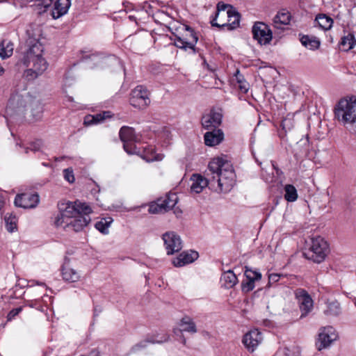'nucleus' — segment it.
Instances as JSON below:
<instances>
[{"instance_id": "1", "label": "nucleus", "mask_w": 356, "mask_h": 356, "mask_svg": "<svg viewBox=\"0 0 356 356\" xmlns=\"http://www.w3.org/2000/svg\"><path fill=\"white\" fill-rule=\"evenodd\" d=\"M205 178L201 175L193 174L191 177V191L200 193L208 186L219 192L227 193L236 183V174L230 161L224 157L213 159L208 165Z\"/></svg>"}, {"instance_id": "2", "label": "nucleus", "mask_w": 356, "mask_h": 356, "mask_svg": "<svg viewBox=\"0 0 356 356\" xmlns=\"http://www.w3.org/2000/svg\"><path fill=\"white\" fill-rule=\"evenodd\" d=\"M60 212L56 215L54 224L67 231L79 232L90 221L89 214L91 207L80 201L68 202L60 206Z\"/></svg>"}, {"instance_id": "3", "label": "nucleus", "mask_w": 356, "mask_h": 356, "mask_svg": "<svg viewBox=\"0 0 356 356\" xmlns=\"http://www.w3.org/2000/svg\"><path fill=\"white\" fill-rule=\"evenodd\" d=\"M334 115L343 124H355L356 126V100L341 99L334 108Z\"/></svg>"}, {"instance_id": "4", "label": "nucleus", "mask_w": 356, "mask_h": 356, "mask_svg": "<svg viewBox=\"0 0 356 356\" xmlns=\"http://www.w3.org/2000/svg\"><path fill=\"white\" fill-rule=\"evenodd\" d=\"M119 135L120 140L123 142V147L126 152L129 154L140 152L136 143H140L141 136L136 134L132 127H122L120 130Z\"/></svg>"}, {"instance_id": "5", "label": "nucleus", "mask_w": 356, "mask_h": 356, "mask_svg": "<svg viewBox=\"0 0 356 356\" xmlns=\"http://www.w3.org/2000/svg\"><path fill=\"white\" fill-rule=\"evenodd\" d=\"M328 250L327 242L321 237H316L312 241L309 250L305 252V256L316 263L324 261Z\"/></svg>"}, {"instance_id": "6", "label": "nucleus", "mask_w": 356, "mask_h": 356, "mask_svg": "<svg viewBox=\"0 0 356 356\" xmlns=\"http://www.w3.org/2000/svg\"><path fill=\"white\" fill-rule=\"evenodd\" d=\"M150 92L142 85L135 87L130 93L129 103L134 108L144 109L150 104Z\"/></svg>"}, {"instance_id": "7", "label": "nucleus", "mask_w": 356, "mask_h": 356, "mask_svg": "<svg viewBox=\"0 0 356 356\" xmlns=\"http://www.w3.org/2000/svg\"><path fill=\"white\" fill-rule=\"evenodd\" d=\"M184 29L185 32L181 35H175V45L184 50L191 49L193 53H195V44L198 38L194 30L190 26H185Z\"/></svg>"}, {"instance_id": "8", "label": "nucleus", "mask_w": 356, "mask_h": 356, "mask_svg": "<svg viewBox=\"0 0 356 356\" xmlns=\"http://www.w3.org/2000/svg\"><path fill=\"white\" fill-rule=\"evenodd\" d=\"M218 15L220 18H227V30L236 29L240 23V14L231 6L218 3Z\"/></svg>"}, {"instance_id": "9", "label": "nucleus", "mask_w": 356, "mask_h": 356, "mask_svg": "<svg viewBox=\"0 0 356 356\" xmlns=\"http://www.w3.org/2000/svg\"><path fill=\"white\" fill-rule=\"evenodd\" d=\"M27 69L24 76L28 80H33L42 74L47 68L48 64L43 57H39L29 60V65H24Z\"/></svg>"}, {"instance_id": "10", "label": "nucleus", "mask_w": 356, "mask_h": 356, "mask_svg": "<svg viewBox=\"0 0 356 356\" xmlns=\"http://www.w3.org/2000/svg\"><path fill=\"white\" fill-rule=\"evenodd\" d=\"M253 38L261 45L270 43L273 38L272 31L269 26L263 22H255L252 26Z\"/></svg>"}, {"instance_id": "11", "label": "nucleus", "mask_w": 356, "mask_h": 356, "mask_svg": "<svg viewBox=\"0 0 356 356\" xmlns=\"http://www.w3.org/2000/svg\"><path fill=\"white\" fill-rule=\"evenodd\" d=\"M26 43L29 46V49L22 60L23 65H29L30 60L42 57L43 53V47L38 39L29 38Z\"/></svg>"}, {"instance_id": "12", "label": "nucleus", "mask_w": 356, "mask_h": 356, "mask_svg": "<svg viewBox=\"0 0 356 356\" xmlns=\"http://www.w3.org/2000/svg\"><path fill=\"white\" fill-rule=\"evenodd\" d=\"M26 43L29 46V49L22 60L23 65H29L30 60L42 57L43 53V47L38 39L29 38Z\"/></svg>"}, {"instance_id": "13", "label": "nucleus", "mask_w": 356, "mask_h": 356, "mask_svg": "<svg viewBox=\"0 0 356 356\" xmlns=\"http://www.w3.org/2000/svg\"><path fill=\"white\" fill-rule=\"evenodd\" d=\"M222 120V114L220 111L211 109L209 113L202 115L201 124L204 129L210 130L219 129Z\"/></svg>"}, {"instance_id": "14", "label": "nucleus", "mask_w": 356, "mask_h": 356, "mask_svg": "<svg viewBox=\"0 0 356 356\" xmlns=\"http://www.w3.org/2000/svg\"><path fill=\"white\" fill-rule=\"evenodd\" d=\"M262 340V333L258 329H254L244 334L242 343L250 353H253Z\"/></svg>"}, {"instance_id": "15", "label": "nucleus", "mask_w": 356, "mask_h": 356, "mask_svg": "<svg viewBox=\"0 0 356 356\" xmlns=\"http://www.w3.org/2000/svg\"><path fill=\"white\" fill-rule=\"evenodd\" d=\"M295 296L300 305L301 317L305 316L313 309V300L310 295L305 289L299 288L295 291Z\"/></svg>"}, {"instance_id": "16", "label": "nucleus", "mask_w": 356, "mask_h": 356, "mask_svg": "<svg viewBox=\"0 0 356 356\" xmlns=\"http://www.w3.org/2000/svg\"><path fill=\"white\" fill-rule=\"evenodd\" d=\"M163 240L168 255L178 252L182 248L179 236L173 232H166L163 235Z\"/></svg>"}, {"instance_id": "17", "label": "nucleus", "mask_w": 356, "mask_h": 356, "mask_svg": "<svg viewBox=\"0 0 356 356\" xmlns=\"http://www.w3.org/2000/svg\"><path fill=\"white\" fill-rule=\"evenodd\" d=\"M337 335L334 328L332 326L325 327L321 330L316 343L318 350H321L328 347L332 341L337 339Z\"/></svg>"}, {"instance_id": "18", "label": "nucleus", "mask_w": 356, "mask_h": 356, "mask_svg": "<svg viewBox=\"0 0 356 356\" xmlns=\"http://www.w3.org/2000/svg\"><path fill=\"white\" fill-rule=\"evenodd\" d=\"M39 200V195L36 193H24L15 197V204L18 207L31 209L35 207Z\"/></svg>"}, {"instance_id": "19", "label": "nucleus", "mask_w": 356, "mask_h": 356, "mask_svg": "<svg viewBox=\"0 0 356 356\" xmlns=\"http://www.w3.org/2000/svg\"><path fill=\"white\" fill-rule=\"evenodd\" d=\"M178 327L173 329V333L178 336L184 332L195 334L197 332L196 325L188 316H184L178 323Z\"/></svg>"}, {"instance_id": "20", "label": "nucleus", "mask_w": 356, "mask_h": 356, "mask_svg": "<svg viewBox=\"0 0 356 356\" xmlns=\"http://www.w3.org/2000/svg\"><path fill=\"white\" fill-rule=\"evenodd\" d=\"M204 140L207 146H216L223 141L224 133L220 129H210L204 134Z\"/></svg>"}, {"instance_id": "21", "label": "nucleus", "mask_w": 356, "mask_h": 356, "mask_svg": "<svg viewBox=\"0 0 356 356\" xmlns=\"http://www.w3.org/2000/svg\"><path fill=\"white\" fill-rule=\"evenodd\" d=\"M198 257L199 254L196 251L183 252L172 260V264L175 267H182L193 263Z\"/></svg>"}, {"instance_id": "22", "label": "nucleus", "mask_w": 356, "mask_h": 356, "mask_svg": "<svg viewBox=\"0 0 356 356\" xmlns=\"http://www.w3.org/2000/svg\"><path fill=\"white\" fill-rule=\"evenodd\" d=\"M170 336L167 333L162 334L161 335H153L147 337L145 340L139 342L138 343L134 346L131 348L133 352L138 351L139 350L147 347V343H162L169 340Z\"/></svg>"}, {"instance_id": "23", "label": "nucleus", "mask_w": 356, "mask_h": 356, "mask_svg": "<svg viewBox=\"0 0 356 356\" xmlns=\"http://www.w3.org/2000/svg\"><path fill=\"white\" fill-rule=\"evenodd\" d=\"M111 118V113L109 111H103L95 115H87L83 120L86 126L102 124L107 119Z\"/></svg>"}, {"instance_id": "24", "label": "nucleus", "mask_w": 356, "mask_h": 356, "mask_svg": "<svg viewBox=\"0 0 356 356\" xmlns=\"http://www.w3.org/2000/svg\"><path fill=\"white\" fill-rule=\"evenodd\" d=\"M70 4V0H56L51 10V15L53 18L58 19L66 14Z\"/></svg>"}, {"instance_id": "25", "label": "nucleus", "mask_w": 356, "mask_h": 356, "mask_svg": "<svg viewBox=\"0 0 356 356\" xmlns=\"http://www.w3.org/2000/svg\"><path fill=\"white\" fill-rule=\"evenodd\" d=\"M291 19V13L288 10L283 9L279 11L274 17L273 24L277 29H283L282 26L289 24Z\"/></svg>"}, {"instance_id": "26", "label": "nucleus", "mask_w": 356, "mask_h": 356, "mask_svg": "<svg viewBox=\"0 0 356 356\" xmlns=\"http://www.w3.org/2000/svg\"><path fill=\"white\" fill-rule=\"evenodd\" d=\"M323 313L327 316H338L341 314L340 303L337 300H327Z\"/></svg>"}, {"instance_id": "27", "label": "nucleus", "mask_w": 356, "mask_h": 356, "mask_svg": "<svg viewBox=\"0 0 356 356\" xmlns=\"http://www.w3.org/2000/svg\"><path fill=\"white\" fill-rule=\"evenodd\" d=\"M222 286L226 289H231L238 283V278L231 270L224 272L220 277Z\"/></svg>"}, {"instance_id": "28", "label": "nucleus", "mask_w": 356, "mask_h": 356, "mask_svg": "<svg viewBox=\"0 0 356 356\" xmlns=\"http://www.w3.org/2000/svg\"><path fill=\"white\" fill-rule=\"evenodd\" d=\"M140 148V152L139 153H134V154L139 155L141 158H143L144 160H145L147 162L154 161L155 160H159L158 155L156 154L154 148L149 145H146L145 147Z\"/></svg>"}, {"instance_id": "29", "label": "nucleus", "mask_w": 356, "mask_h": 356, "mask_svg": "<svg viewBox=\"0 0 356 356\" xmlns=\"http://www.w3.org/2000/svg\"><path fill=\"white\" fill-rule=\"evenodd\" d=\"M159 200L163 201V202L161 203L162 206L165 207V212L166 213L175 207L179 199L176 193H169L165 196L159 197Z\"/></svg>"}, {"instance_id": "30", "label": "nucleus", "mask_w": 356, "mask_h": 356, "mask_svg": "<svg viewBox=\"0 0 356 356\" xmlns=\"http://www.w3.org/2000/svg\"><path fill=\"white\" fill-rule=\"evenodd\" d=\"M14 44L8 40H3L0 44V57L3 59L10 57L13 55Z\"/></svg>"}, {"instance_id": "31", "label": "nucleus", "mask_w": 356, "mask_h": 356, "mask_svg": "<svg viewBox=\"0 0 356 356\" xmlns=\"http://www.w3.org/2000/svg\"><path fill=\"white\" fill-rule=\"evenodd\" d=\"M315 22L324 31L330 30L333 24V19L325 14H319L316 17Z\"/></svg>"}, {"instance_id": "32", "label": "nucleus", "mask_w": 356, "mask_h": 356, "mask_svg": "<svg viewBox=\"0 0 356 356\" xmlns=\"http://www.w3.org/2000/svg\"><path fill=\"white\" fill-rule=\"evenodd\" d=\"M25 106V102L23 97L17 94L13 95L9 99L8 105L7 106V112L9 110L20 109Z\"/></svg>"}, {"instance_id": "33", "label": "nucleus", "mask_w": 356, "mask_h": 356, "mask_svg": "<svg viewBox=\"0 0 356 356\" xmlns=\"http://www.w3.org/2000/svg\"><path fill=\"white\" fill-rule=\"evenodd\" d=\"M62 277L65 282H76L79 280L80 275L73 268L63 267L62 269Z\"/></svg>"}, {"instance_id": "34", "label": "nucleus", "mask_w": 356, "mask_h": 356, "mask_svg": "<svg viewBox=\"0 0 356 356\" xmlns=\"http://www.w3.org/2000/svg\"><path fill=\"white\" fill-rule=\"evenodd\" d=\"M340 48L344 51H348L352 49L356 44V40L353 33H348L344 35L340 42Z\"/></svg>"}, {"instance_id": "35", "label": "nucleus", "mask_w": 356, "mask_h": 356, "mask_svg": "<svg viewBox=\"0 0 356 356\" xmlns=\"http://www.w3.org/2000/svg\"><path fill=\"white\" fill-rule=\"evenodd\" d=\"M6 229L9 232H13L17 229V218L13 213H6L4 216Z\"/></svg>"}, {"instance_id": "36", "label": "nucleus", "mask_w": 356, "mask_h": 356, "mask_svg": "<svg viewBox=\"0 0 356 356\" xmlns=\"http://www.w3.org/2000/svg\"><path fill=\"white\" fill-rule=\"evenodd\" d=\"M163 201L162 200H159L157 198L155 201H153L149 203L148 212L152 214H159V213H164L165 207L162 206V203Z\"/></svg>"}, {"instance_id": "37", "label": "nucleus", "mask_w": 356, "mask_h": 356, "mask_svg": "<svg viewBox=\"0 0 356 356\" xmlns=\"http://www.w3.org/2000/svg\"><path fill=\"white\" fill-rule=\"evenodd\" d=\"M284 198L288 202H294L298 198L297 190L294 186L286 184L284 187Z\"/></svg>"}, {"instance_id": "38", "label": "nucleus", "mask_w": 356, "mask_h": 356, "mask_svg": "<svg viewBox=\"0 0 356 356\" xmlns=\"http://www.w3.org/2000/svg\"><path fill=\"white\" fill-rule=\"evenodd\" d=\"M300 42L303 46L310 49H318L320 46V42L318 40L312 39L308 35L302 36Z\"/></svg>"}, {"instance_id": "39", "label": "nucleus", "mask_w": 356, "mask_h": 356, "mask_svg": "<svg viewBox=\"0 0 356 356\" xmlns=\"http://www.w3.org/2000/svg\"><path fill=\"white\" fill-rule=\"evenodd\" d=\"M111 220H108L106 218H102L101 220L97 222L95 225V228L101 233L107 234L109 232V227Z\"/></svg>"}, {"instance_id": "40", "label": "nucleus", "mask_w": 356, "mask_h": 356, "mask_svg": "<svg viewBox=\"0 0 356 356\" xmlns=\"http://www.w3.org/2000/svg\"><path fill=\"white\" fill-rule=\"evenodd\" d=\"M235 76H236L237 83L238 84V87L239 90L242 92L246 93L249 89L248 83L244 80L243 75L240 74L238 70L236 71V72L235 74Z\"/></svg>"}, {"instance_id": "41", "label": "nucleus", "mask_w": 356, "mask_h": 356, "mask_svg": "<svg viewBox=\"0 0 356 356\" xmlns=\"http://www.w3.org/2000/svg\"><path fill=\"white\" fill-rule=\"evenodd\" d=\"M245 270L244 272V275L247 279H252L253 281H258L261 279V274L257 271L252 270L248 266L245 267Z\"/></svg>"}, {"instance_id": "42", "label": "nucleus", "mask_w": 356, "mask_h": 356, "mask_svg": "<svg viewBox=\"0 0 356 356\" xmlns=\"http://www.w3.org/2000/svg\"><path fill=\"white\" fill-rule=\"evenodd\" d=\"M255 287V281H253L252 279L245 278V280H243L241 282V291L247 293L254 289Z\"/></svg>"}, {"instance_id": "43", "label": "nucleus", "mask_w": 356, "mask_h": 356, "mask_svg": "<svg viewBox=\"0 0 356 356\" xmlns=\"http://www.w3.org/2000/svg\"><path fill=\"white\" fill-rule=\"evenodd\" d=\"M213 26L220 27L227 29V18H220L218 15V10L216 13L215 17L211 22Z\"/></svg>"}, {"instance_id": "44", "label": "nucleus", "mask_w": 356, "mask_h": 356, "mask_svg": "<svg viewBox=\"0 0 356 356\" xmlns=\"http://www.w3.org/2000/svg\"><path fill=\"white\" fill-rule=\"evenodd\" d=\"M63 176L66 181L69 183H73L74 181V176L73 170L70 168H67L63 170Z\"/></svg>"}, {"instance_id": "45", "label": "nucleus", "mask_w": 356, "mask_h": 356, "mask_svg": "<svg viewBox=\"0 0 356 356\" xmlns=\"http://www.w3.org/2000/svg\"><path fill=\"white\" fill-rule=\"evenodd\" d=\"M293 121L291 118H284L281 122V127L286 132L293 127Z\"/></svg>"}, {"instance_id": "46", "label": "nucleus", "mask_w": 356, "mask_h": 356, "mask_svg": "<svg viewBox=\"0 0 356 356\" xmlns=\"http://www.w3.org/2000/svg\"><path fill=\"white\" fill-rule=\"evenodd\" d=\"M281 276L282 275L280 274L277 273L270 274L268 275V282L266 286L269 288L273 284L277 282L280 280Z\"/></svg>"}, {"instance_id": "47", "label": "nucleus", "mask_w": 356, "mask_h": 356, "mask_svg": "<svg viewBox=\"0 0 356 356\" xmlns=\"http://www.w3.org/2000/svg\"><path fill=\"white\" fill-rule=\"evenodd\" d=\"M42 143L40 140H37L34 143H32L30 144V146L26 147L25 149V152L28 153L29 150H31L33 152H37L39 151L41 147Z\"/></svg>"}, {"instance_id": "48", "label": "nucleus", "mask_w": 356, "mask_h": 356, "mask_svg": "<svg viewBox=\"0 0 356 356\" xmlns=\"http://www.w3.org/2000/svg\"><path fill=\"white\" fill-rule=\"evenodd\" d=\"M22 310V307H17L13 309H12L7 316L8 321L13 320L16 316H17Z\"/></svg>"}, {"instance_id": "49", "label": "nucleus", "mask_w": 356, "mask_h": 356, "mask_svg": "<svg viewBox=\"0 0 356 356\" xmlns=\"http://www.w3.org/2000/svg\"><path fill=\"white\" fill-rule=\"evenodd\" d=\"M37 1L38 6H42L44 8L43 10L44 12L47 8L51 6L53 0H37Z\"/></svg>"}, {"instance_id": "50", "label": "nucleus", "mask_w": 356, "mask_h": 356, "mask_svg": "<svg viewBox=\"0 0 356 356\" xmlns=\"http://www.w3.org/2000/svg\"><path fill=\"white\" fill-rule=\"evenodd\" d=\"M6 195L4 193L0 191V211L6 204Z\"/></svg>"}, {"instance_id": "51", "label": "nucleus", "mask_w": 356, "mask_h": 356, "mask_svg": "<svg viewBox=\"0 0 356 356\" xmlns=\"http://www.w3.org/2000/svg\"><path fill=\"white\" fill-rule=\"evenodd\" d=\"M90 59H91L92 61H93L95 64H98L101 60L102 57H100L99 55L92 54L90 56Z\"/></svg>"}, {"instance_id": "52", "label": "nucleus", "mask_w": 356, "mask_h": 356, "mask_svg": "<svg viewBox=\"0 0 356 356\" xmlns=\"http://www.w3.org/2000/svg\"><path fill=\"white\" fill-rule=\"evenodd\" d=\"M173 210H174V213H175L177 217H179V216L181 214V213H182L181 210L180 209H179L178 207H177V208H175V207H174V208H173Z\"/></svg>"}, {"instance_id": "53", "label": "nucleus", "mask_w": 356, "mask_h": 356, "mask_svg": "<svg viewBox=\"0 0 356 356\" xmlns=\"http://www.w3.org/2000/svg\"><path fill=\"white\" fill-rule=\"evenodd\" d=\"M178 335H179L181 337V342L185 346L186 344V339L183 335V333L179 334Z\"/></svg>"}, {"instance_id": "54", "label": "nucleus", "mask_w": 356, "mask_h": 356, "mask_svg": "<svg viewBox=\"0 0 356 356\" xmlns=\"http://www.w3.org/2000/svg\"><path fill=\"white\" fill-rule=\"evenodd\" d=\"M3 72V69L0 66V74Z\"/></svg>"}, {"instance_id": "55", "label": "nucleus", "mask_w": 356, "mask_h": 356, "mask_svg": "<svg viewBox=\"0 0 356 356\" xmlns=\"http://www.w3.org/2000/svg\"><path fill=\"white\" fill-rule=\"evenodd\" d=\"M354 304H355V305L356 307V298H355V300H354Z\"/></svg>"}, {"instance_id": "56", "label": "nucleus", "mask_w": 356, "mask_h": 356, "mask_svg": "<svg viewBox=\"0 0 356 356\" xmlns=\"http://www.w3.org/2000/svg\"><path fill=\"white\" fill-rule=\"evenodd\" d=\"M355 131H356V125H355Z\"/></svg>"}]
</instances>
